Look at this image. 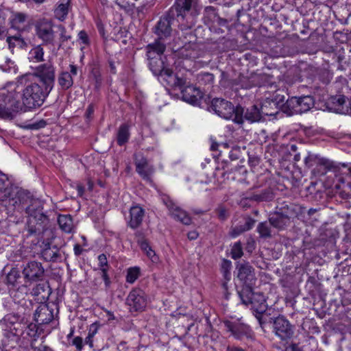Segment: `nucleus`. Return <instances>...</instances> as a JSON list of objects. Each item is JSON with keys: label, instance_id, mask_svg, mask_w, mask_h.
Listing matches in <instances>:
<instances>
[{"label": "nucleus", "instance_id": "nucleus-1", "mask_svg": "<svg viewBox=\"0 0 351 351\" xmlns=\"http://www.w3.org/2000/svg\"><path fill=\"white\" fill-rule=\"evenodd\" d=\"M8 202L15 209L25 208L26 213L28 214L27 230L30 235L40 234L47 230L49 219L43 213V205L41 201L32 198L25 190L16 189L12 191Z\"/></svg>", "mask_w": 351, "mask_h": 351}, {"label": "nucleus", "instance_id": "nucleus-2", "mask_svg": "<svg viewBox=\"0 0 351 351\" xmlns=\"http://www.w3.org/2000/svg\"><path fill=\"white\" fill-rule=\"evenodd\" d=\"M34 32L41 40L42 45L47 47H60L64 42L71 38L66 32V27L61 24H56L52 20L43 18L34 24Z\"/></svg>", "mask_w": 351, "mask_h": 351}, {"label": "nucleus", "instance_id": "nucleus-3", "mask_svg": "<svg viewBox=\"0 0 351 351\" xmlns=\"http://www.w3.org/2000/svg\"><path fill=\"white\" fill-rule=\"evenodd\" d=\"M236 269H237V278L247 287L239 293L241 300L244 304H253V300L257 295L251 290V287L256 280L254 269L248 262L245 261L238 262Z\"/></svg>", "mask_w": 351, "mask_h": 351}, {"label": "nucleus", "instance_id": "nucleus-4", "mask_svg": "<svg viewBox=\"0 0 351 351\" xmlns=\"http://www.w3.org/2000/svg\"><path fill=\"white\" fill-rule=\"evenodd\" d=\"M171 23L168 17L160 19L156 26V34L159 36V40L147 46V56L150 60L149 64L152 67H154L156 64L157 56H160L165 50V45L161 41L163 38L170 36L171 32Z\"/></svg>", "mask_w": 351, "mask_h": 351}, {"label": "nucleus", "instance_id": "nucleus-5", "mask_svg": "<svg viewBox=\"0 0 351 351\" xmlns=\"http://www.w3.org/2000/svg\"><path fill=\"white\" fill-rule=\"evenodd\" d=\"M51 90L34 82L27 85L23 90V102L28 108H35L40 106Z\"/></svg>", "mask_w": 351, "mask_h": 351}, {"label": "nucleus", "instance_id": "nucleus-6", "mask_svg": "<svg viewBox=\"0 0 351 351\" xmlns=\"http://www.w3.org/2000/svg\"><path fill=\"white\" fill-rule=\"evenodd\" d=\"M239 82L243 88H250L255 86H269L271 88H277L276 83L273 81V76L263 73H253L250 76L241 75Z\"/></svg>", "mask_w": 351, "mask_h": 351}, {"label": "nucleus", "instance_id": "nucleus-7", "mask_svg": "<svg viewBox=\"0 0 351 351\" xmlns=\"http://www.w3.org/2000/svg\"><path fill=\"white\" fill-rule=\"evenodd\" d=\"M159 64L156 66L155 69H153V71L155 73H159L162 80H164L167 85L171 88H181L184 85L186 84V80L178 77L175 75L173 71L168 68L164 63V62L160 58Z\"/></svg>", "mask_w": 351, "mask_h": 351}, {"label": "nucleus", "instance_id": "nucleus-8", "mask_svg": "<svg viewBox=\"0 0 351 351\" xmlns=\"http://www.w3.org/2000/svg\"><path fill=\"white\" fill-rule=\"evenodd\" d=\"M45 269L42 264L33 261L27 263L23 267L22 274L25 284L41 280L44 276Z\"/></svg>", "mask_w": 351, "mask_h": 351}, {"label": "nucleus", "instance_id": "nucleus-9", "mask_svg": "<svg viewBox=\"0 0 351 351\" xmlns=\"http://www.w3.org/2000/svg\"><path fill=\"white\" fill-rule=\"evenodd\" d=\"M163 204L167 208L169 215L176 220L184 225H189L191 219L187 213L174 202L168 195H163L161 197Z\"/></svg>", "mask_w": 351, "mask_h": 351}, {"label": "nucleus", "instance_id": "nucleus-10", "mask_svg": "<svg viewBox=\"0 0 351 351\" xmlns=\"http://www.w3.org/2000/svg\"><path fill=\"white\" fill-rule=\"evenodd\" d=\"M287 106L293 112L302 114L308 112L315 104L314 99L310 95L293 97L287 101Z\"/></svg>", "mask_w": 351, "mask_h": 351}, {"label": "nucleus", "instance_id": "nucleus-11", "mask_svg": "<svg viewBox=\"0 0 351 351\" xmlns=\"http://www.w3.org/2000/svg\"><path fill=\"white\" fill-rule=\"evenodd\" d=\"M36 74L40 78L41 84L52 90L55 82V69L50 63L40 64L36 67Z\"/></svg>", "mask_w": 351, "mask_h": 351}, {"label": "nucleus", "instance_id": "nucleus-12", "mask_svg": "<svg viewBox=\"0 0 351 351\" xmlns=\"http://www.w3.org/2000/svg\"><path fill=\"white\" fill-rule=\"evenodd\" d=\"M210 108L219 117L230 119L234 115V107L231 102L223 99L215 98L211 101Z\"/></svg>", "mask_w": 351, "mask_h": 351}, {"label": "nucleus", "instance_id": "nucleus-13", "mask_svg": "<svg viewBox=\"0 0 351 351\" xmlns=\"http://www.w3.org/2000/svg\"><path fill=\"white\" fill-rule=\"evenodd\" d=\"M18 321L19 317L12 314L5 315L3 319L0 321L1 324L5 326V330L13 334L14 341L17 340L19 337L23 335V328H25V324Z\"/></svg>", "mask_w": 351, "mask_h": 351}, {"label": "nucleus", "instance_id": "nucleus-14", "mask_svg": "<svg viewBox=\"0 0 351 351\" xmlns=\"http://www.w3.org/2000/svg\"><path fill=\"white\" fill-rule=\"evenodd\" d=\"M275 334L282 340L290 339L293 335V328L283 316H278L274 322Z\"/></svg>", "mask_w": 351, "mask_h": 351}, {"label": "nucleus", "instance_id": "nucleus-15", "mask_svg": "<svg viewBox=\"0 0 351 351\" xmlns=\"http://www.w3.org/2000/svg\"><path fill=\"white\" fill-rule=\"evenodd\" d=\"M272 89H274L273 90H275V93H273L272 96L270 95L269 96L265 95V99L261 105L262 112L265 115L274 114L276 112L269 111L268 108L269 107L271 109H278L284 104L285 100L284 95L276 92L277 88L275 90L273 88Z\"/></svg>", "mask_w": 351, "mask_h": 351}, {"label": "nucleus", "instance_id": "nucleus-16", "mask_svg": "<svg viewBox=\"0 0 351 351\" xmlns=\"http://www.w3.org/2000/svg\"><path fill=\"white\" fill-rule=\"evenodd\" d=\"M136 171L147 182H152V176L154 172V167L148 162L143 156H136L134 159Z\"/></svg>", "mask_w": 351, "mask_h": 351}, {"label": "nucleus", "instance_id": "nucleus-17", "mask_svg": "<svg viewBox=\"0 0 351 351\" xmlns=\"http://www.w3.org/2000/svg\"><path fill=\"white\" fill-rule=\"evenodd\" d=\"M126 303L135 311L143 310L147 305L145 293L141 289H133L128 295Z\"/></svg>", "mask_w": 351, "mask_h": 351}, {"label": "nucleus", "instance_id": "nucleus-18", "mask_svg": "<svg viewBox=\"0 0 351 351\" xmlns=\"http://www.w3.org/2000/svg\"><path fill=\"white\" fill-rule=\"evenodd\" d=\"M54 305H49L45 303H41L37 307L34 319L38 324H47L51 322L54 318L53 314Z\"/></svg>", "mask_w": 351, "mask_h": 351}, {"label": "nucleus", "instance_id": "nucleus-19", "mask_svg": "<svg viewBox=\"0 0 351 351\" xmlns=\"http://www.w3.org/2000/svg\"><path fill=\"white\" fill-rule=\"evenodd\" d=\"M204 22L208 25L210 28L217 27H226L227 20L219 17L216 12V9L213 6H207L204 11Z\"/></svg>", "mask_w": 351, "mask_h": 351}, {"label": "nucleus", "instance_id": "nucleus-20", "mask_svg": "<svg viewBox=\"0 0 351 351\" xmlns=\"http://www.w3.org/2000/svg\"><path fill=\"white\" fill-rule=\"evenodd\" d=\"M21 108L20 102L15 99L7 97L0 103V117L12 119Z\"/></svg>", "mask_w": 351, "mask_h": 351}, {"label": "nucleus", "instance_id": "nucleus-21", "mask_svg": "<svg viewBox=\"0 0 351 351\" xmlns=\"http://www.w3.org/2000/svg\"><path fill=\"white\" fill-rule=\"evenodd\" d=\"M179 89L181 90L183 100L192 104H197L203 97V93L199 88L188 84L186 82V84Z\"/></svg>", "mask_w": 351, "mask_h": 351}, {"label": "nucleus", "instance_id": "nucleus-22", "mask_svg": "<svg viewBox=\"0 0 351 351\" xmlns=\"http://www.w3.org/2000/svg\"><path fill=\"white\" fill-rule=\"evenodd\" d=\"M226 330L238 339H241L243 336L250 337V330L248 326L243 324L239 321L226 320L223 322Z\"/></svg>", "mask_w": 351, "mask_h": 351}, {"label": "nucleus", "instance_id": "nucleus-23", "mask_svg": "<svg viewBox=\"0 0 351 351\" xmlns=\"http://www.w3.org/2000/svg\"><path fill=\"white\" fill-rule=\"evenodd\" d=\"M203 53L199 45L196 43H189L183 46L179 52L182 58L194 60L199 58Z\"/></svg>", "mask_w": 351, "mask_h": 351}, {"label": "nucleus", "instance_id": "nucleus-24", "mask_svg": "<svg viewBox=\"0 0 351 351\" xmlns=\"http://www.w3.org/2000/svg\"><path fill=\"white\" fill-rule=\"evenodd\" d=\"M70 72L62 71L60 73L58 82L62 89L66 90L73 84V77L77 75V69L74 64H70Z\"/></svg>", "mask_w": 351, "mask_h": 351}, {"label": "nucleus", "instance_id": "nucleus-25", "mask_svg": "<svg viewBox=\"0 0 351 351\" xmlns=\"http://www.w3.org/2000/svg\"><path fill=\"white\" fill-rule=\"evenodd\" d=\"M296 217L292 212L285 213H275L269 217L270 223L275 228L282 229L289 224L290 219Z\"/></svg>", "mask_w": 351, "mask_h": 351}, {"label": "nucleus", "instance_id": "nucleus-26", "mask_svg": "<svg viewBox=\"0 0 351 351\" xmlns=\"http://www.w3.org/2000/svg\"><path fill=\"white\" fill-rule=\"evenodd\" d=\"M144 215L145 210L140 206L136 205L131 207L128 226L132 229L137 228L141 224Z\"/></svg>", "mask_w": 351, "mask_h": 351}, {"label": "nucleus", "instance_id": "nucleus-27", "mask_svg": "<svg viewBox=\"0 0 351 351\" xmlns=\"http://www.w3.org/2000/svg\"><path fill=\"white\" fill-rule=\"evenodd\" d=\"M197 0H176L175 8L177 12L178 21L183 19L185 16V12H189L192 7H195Z\"/></svg>", "mask_w": 351, "mask_h": 351}, {"label": "nucleus", "instance_id": "nucleus-28", "mask_svg": "<svg viewBox=\"0 0 351 351\" xmlns=\"http://www.w3.org/2000/svg\"><path fill=\"white\" fill-rule=\"evenodd\" d=\"M332 106L331 110L339 114H349V106L346 105V97L343 95H339L331 98Z\"/></svg>", "mask_w": 351, "mask_h": 351}, {"label": "nucleus", "instance_id": "nucleus-29", "mask_svg": "<svg viewBox=\"0 0 351 351\" xmlns=\"http://www.w3.org/2000/svg\"><path fill=\"white\" fill-rule=\"evenodd\" d=\"M41 256L46 261H56L60 257L59 249L55 245H51L49 243H44Z\"/></svg>", "mask_w": 351, "mask_h": 351}, {"label": "nucleus", "instance_id": "nucleus-30", "mask_svg": "<svg viewBox=\"0 0 351 351\" xmlns=\"http://www.w3.org/2000/svg\"><path fill=\"white\" fill-rule=\"evenodd\" d=\"M28 16L23 12H12L9 20L12 28L17 30L23 29Z\"/></svg>", "mask_w": 351, "mask_h": 351}, {"label": "nucleus", "instance_id": "nucleus-31", "mask_svg": "<svg viewBox=\"0 0 351 351\" xmlns=\"http://www.w3.org/2000/svg\"><path fill=\"white\" fill-rule=\"evenodd\" d=\"M58 222L60 229L66 233L72 232L74 225L70 215H60L58 218Z\"/></svg>", "mask_w": 351, "mask_h": 351}, {"label": "nucleus", "instance_id": "nucleus-32", "mask_svg": "<svg viewBox=\"0 0 351 351\" xmlns=\"http://www.w3.org/2000/svg\"><path fill=\"white\" fill-rule=\"evenodd\" d=\"M254 220L250 217L244 219V223L235 226L230 232L232 237L234 238L241 233L250 230L254 224Z\"/></svg>", "mask_w": 351, "mask_h": 351}, {"label": "nucleus", "instance_id": "nucleus-33", "mask_svg": "<svg viewBox=\"0 0 351 351\" xmlns=\"http://www.w3.org/2000/svg\"><path fill=\"white\" fill-rule=\"evenodd\" d=\"M42 44L35 45L29 51L28 59L30 62H40L44 60V49Z\"/></svg>", "mask_w": 351, "mask_h": 351}, {"label": "nucleus", "instance_id": "nucleus-34", "mask_svg": "<svg viewBox=\"0 0 351 351\" xmlns=\"http://www.w3.org/2000/svg\"><path fill=\"white\" fill-rule=\"evenodd\" d=\"M32 293L39 297L38 300H45L49 295V286L46 283H39L33 288Z\"/></svg>", "mask_w": 351, "mask_h": 351}, {"label": "nucleus", "instance_id": "nucleus-35", "mask_svg": "<svg viewBox=\"0 0 351 351\" xmlns=\"http://www.w3.org/2000/svg\"><path fill=\"white\" fill-rule=\"evenodd\" d=\"M6 42L11 51H13L15 47L23 49L27 47L26 41L21 36H8Z\"/></svg>", "mask_w": 351, "mask_h": 351}, {"label": "nucleus", "instance_id": "nucleus-36", "mask_svg": "<svg viewBox=\"0 0 351 351\" xmlns=\"http://www.w3.org/2000/svg\"><path fill=\"white\" fill-rule=\"evenodd\" d=\"M130 138L129 125L122 124L120 125L117 133V143L122 146L126 143Z\"/></svg>", "mask_w": 351, "mask_h": 351}, {"label": "nucleus", "instance_id": "nucleus-37", "mask_svg": "<svg viewBox=\"0 0 351 351\" xmlns=\"http://www.w3.org/2000/svg\"><path fill=\"white\" fill-rule=\"evenodd\" d=\"M262 110H261L256 106H252L251 108L247 109L245 112V117L246 119L251 122L258 121L261 119Z\"/></svg>", "mask_w": 351, "mask_h": 351}, {"label": "nucleus", "instance_id": "nucleus-38", "mask_svg": "<svg viewBox=\"0 0 351 351\" xmlns=\"http://www.w3.org/2000/svg\"><path fill=\"white\" fill-rule=\"evenodd\" d=\"M69 12V3H60L58 7L56 8L54 11L55 16L57 19H58L60 21H63Z\"/></svg>", "mask_w": 351, "mask_h": 351}, {"label": "nucleus", "instance_id": "nucleus-39", "mask_svg": "<svg viewBox=\"0 0 351 351\" xmlns=\"http://www.w3.org/2000/svg\"><path fill=\"white\" fill-rule=\"evenodd\" d=\"M274 198V194L270 191H265L259 194H254L250 197L246 198L245 200H254L256 202H269Z\"/></svg>", "mask_w": 351, "mask_h": 351}, {"label": "nucleus", "instance_id": "nucleus-40", "mask_svg": "<svg viewBox=\"0 0 351 351\" xmlns=\"http://www.w3.org/2000/svg\"><path fill=\"white\" fill-rule=\"evenodd\" d=\"M13 337V334L10 335L9 337H6L3 340V349L5 351H18L19 349L17 348L18 346V341L19 338L17 340H15L14 341Z\"/></svg>", "mask_w": 351, "mask_h": 351}, {"label": "nucleus", "instance_id": "nucleus-41", "mask_svg": "<svg viewBox=\"0 0 351 351\" xmlns=\"http://www.w3.org/2000/svg\"><path fill=\"white\" fill-rule=\"evenodd\" d=\"M140 271L138 267H132L128 269L126 276V281L130 284L134 283L138 278Z\"/></svg>", "mask_w": 351, "mask_h": 351}, {"label": "nucleus", "instance_id": "nucleus-42", "mask_svg": "<svg viewBox=\"0 0 351 351\" xmlns=\"http://www.w3.org/2000/svg\"><path fill=\"white\" fill-rule=\"evenodd\" d=\"M19 271L17 269L13 268L8 274L6 280L8 285L14 286L19 278Z\"/></svg>", "mask_w": 351, "mask_h": 351}, {"label": "nucleus", "instance_id": "nucleus-43", "mask_svg": "<svg viewBox=\"0 0 351 351\" xmlns=\"http://www.w3.org/2000/svg\"><path fill=\"white\" fill-rule=\"evenodd\" d=\"M243 249L241 243H234L231 250V257L236 260L240 258L243 256Z\"/></svg>", "mask_w": 351, "mask_h": 351}, {"label": "nucleus", "instance_id": "nucleus-44", "mask_svg": "<svg viewBox=\"0 0 351 351\" xmlns=\"http://www.w3.org/2000/svg\"><path fill=\"white\" fill-rule=\"evenodd\" d=\"M24 329V328H23ZM26 333L27 336L35 337L37 335V326L35 324H29L25 326V330H23V335Z\"/></svg>", "mask_w": 351, "mask_h": 351}, {"label": "nucleus", "instance_id": "nucleus-45", "mask_svg": "<svg viewBox=\"0 0 351 351\" xmlns=\"http://www.w3.org/2000/svg\"><path fill=\"white\" fill-rule=\"evenodd\" d=\"M77 41L84 47L90 44L89 37L84 30H81L77 35Z\"/></svg>", "mask_w": 351, "mask_h": 351}, {"label": "nucleus", "instance_id": "nucleus-46", "mask_svg": "<svg viewBox=\"0 0 351 351\" xmlns=\"http://www.w3.org/2000/svg\"><path fill=\"white\" fill-rule=\"evenodd\" d=\"M98 261H99V266L101 270L103 271L104 269H106V270H108V260L107 257L104 254H101L99 255L98 256Z\"/></svg>", "mask_w": 351, "mask_h": 351}, {"label": "nucleus", "instance_id": "nucleus-47", "mask_svg": "<svg viewBox=\"0 0 351 351\" xmlns=\"http://www.w3.org/2000/svg\"><path fill=\"white\" fill-rule=\"evenodd\" d=\"M258 230L263 237H269L270 235L269 228L265 223H261L258 227Z\"/></svg>", "mask_w": 351, "mask_h": 351}, {"label": "nucleus", "instance_id": "nucleus-48", "mask_svg": "<svg viewBox=\"0 0 351 351\" xmlns=\"http://www.w3.org/2000/svg\"><path fill=\"white\" fill-rule=\"evenodd\" d=\"M216 212L219 219L221 220L226 219L228 216L227 210L223 206L218 207Z\"/></svg>", "mask_w": 351, "mask_h": 351}, {"label": "nucleus", "instance_id": "nucleus-49", "mask_svg": "<svg viewBox=\"0 0 351 351\" xmlns=\"http://www.w3.org/2000/svg\"><path fill=\"white\" fill-rule=\"evenodd\" d=\"M32 346L34 348V351H53L49 347L43 344V342L38 346H36V342H32Z\"/></svg>", "mask_w": 351, "mask_h": 351}, {"label": "nucleus", "instance_id": "nucleus-50", "mask_svg": "<svg viewBox=\"0 0 351 351\" xmlns=\"http://www.w3.org/2000/svg\"><path fill=\"white\" fill-rule=\"evenodd\" d=\"M145 252L153 263H157L158 261V256L151 247L148 248V250H147Z\"/></svg>", "mask_w": 351, "mask_h": 351}, {"label": "nucleus", "instance_id": "nucleus-51", "mask_svg": "<svg viewBox=\"0 0 351 351\" xmlns=\"http://www.w3.org/2000/svg\"><path fill=\"white\" fill-rule=\"evenodd\" d=\"M72 345L75 346L77 350H82L83 348V340L80 337H75L72 340Z\"/></svg>", "mask_w": 351, "mask_h": 351}, {"label": "nucleus", "instance_id": "nucleus-52", "mask_svg": "<svg viewBox=\"0 0 351 351\" xmlns=\"http://www.w3.org/2000/svg\"><path fill=\"white\" fill-rule=\"evenodd\" d=\"M107 271L108 270H106V269H104L102 271V278L105 282L106 287L109 286V284H110V279L108 278Z\"/></svg>", "mask_w": 351, "mask_h": 351}, {"label": "nucleus", "instance_id": "nucleus-53", "mask_svg": "<svg viewBox=\"0 0 351 351\" xmlns=\"http://www.w3.org/2000/svg\"><path fill=\"white\" fill-rule=\"evenodd\" d=\"M73 250H74V254L76 256H80L83 252L82 247L79 244H75L74 245Z\"/></svg>", "mask_w": 351, "mask_h": 351}, {"label": "nucleus", "instance_id": "nucleus-54", "mask_svg": "<svg viewBox=\"0 0 351 351\" xmlns=\"http://www.w3.org/2000/svg\"><path fill=\"white\" fill-rule=\"evenodd\" d=\"M97 332V326L95 324H92L90 327L88 335L94 337L95 335Z\"/></svg>", "mask_w": 351, "mask_h": 351}, {"label": "nucleus", "instance_id": "nucleus-55", "mask_svg": "<svg viewBox=\"0 0 351 351\" xmlns=\"http://www.w3.org/2000/svg\"><path fill=\"white\" fill-rule=\"evenodd\" d=\"M321 164L324 165L327 169H330L332 167V162L326 159H322Z\"/></svg>", "mask_w": 351, "mask_h": 351}, {"label": "nucleus", "instance_id": "nucleus-56", "mask_svg": "<svg viewBox=\"0 0 351 351\" xmlns=\"http://www.w3.org/2000/svg\"><path fill=\"white\" fill-rule=\"evenodd\" d=\"M223 272L224 278L227 280V282L229 281L231 278V274L229 269L227 268H223Z\"/></svg>", "mask_w": 351, "mask_h": 351}, {"label": "nucleus", "instance_id": "nucleus-57", "mask_svg": "<svg viewBox=\"0 0 351 351\" xmlns=\"http://www.w3.org/2000/svg\"><path fill=\"white\" fill-rule=\"evenodd\" d=\"M93 337H92L90 335H88V336L86 337L85 341H84L85 343L88 344L90 348H92L93 346Z\"/></svg>", "mask_w": 351, "mask_h": 351}, {"label": "nucleus", "instance_id": "nucleus-58", "mask_svg": "<svg viewBox=\"0 0 351 351\" xmlns=\"http://www.w3.org/2000/svg\"><path fill=\"white\" fill-rule=\"evenodd\" d=\"M198 233L196 231H191L188 233V238L190 240H195L197 238Z\"/></svg>", "mask_w": 351, "mask_h": 351}, {"label": "nucleus", "instance_id": "nucleus-59", "mask_svg": "<svg viewBox=\"0 0 351 351\" xmlns=\"http://www.w3.org/2000/svg\"><path fill=\"white\" fill-rule=\"evenodd\" d=\"M324 74L326 76V79L324 80V83L328 84L332 79V75L328 71H324Z\"/></svg>", "mask_w": 351, "mask_h": 351}, {"label": "nucleus", "instance_id": "nucleus-60", "mask_svg": "<svg viewBox=\"0 0 351 351\" xmlns=\"http://www.w3.org/2000/svg\"><path fill=\"white\" fill-rule=\"evenodd\" d=\"M76 189L77 191V193L80 196H82L84 192V187L82 184H77L76 186Z\"/></svg>", "mask_w": 351, "mask_h": 351}, {"label": "nucleus", "instance_id": "nucleus-61", "mask_svg": "<svg viewBox=\"0 0 351 351\" xmlns=\"http://www.w3.org/2000/svg\"><path fill=\"white\" fill-rule=\"evenodd\" d=\"M238 152L237 149H234V150H232L230 152L229 156L231 158V160H237V159L239 158V156L237 155V153H235V152Z\"/></svg>", "mask_w": 351, "mask_h": 351}, {"label": "nucleus", "instance_id": "nucleus-62", "mask_svg": "<svg viewBox=\"0 0 351 351\" xmlns=\"http://www.w3.org/2000/svg\"><path fill=\"white\" fill-rule=\"evenodd\" d=\"M141 249L145 252L147 250H148V248H149V245H148V243L146 242V241H143L141 243Z\"/></svg>", "mask_w": 351, "mask_h": 351}, {"label": "nucleus", "instance_id": "nucleus-63", "mask_svg": "<svg viewBox=\"0 0 351 351\" xmlns=\"http://www.w3.org/2000/svg\"><path fill=\"white\" fill-rule=\"evenodd\" d=\"M6 29L3 26H0V38L5 35Z\"/></svg>", "mask_w": 351, "mask_h": 351}, {"label": "nucleus", "instance_id": "nucleus-64", "mask_svg": "<svg viewBox=\"0 0 351 351\" xmlns=\"http://www.w3.org/2000/svg\"><path fill=\"white\" fill-rule=\"evenodd\" d=\"M5 180L3 176H0V190L4 187Z\"/></svg>", "mask_w": 351, "mask_h": 351}]
</instances>
